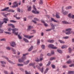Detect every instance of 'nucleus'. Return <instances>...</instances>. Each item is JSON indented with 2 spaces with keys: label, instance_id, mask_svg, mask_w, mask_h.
<instances>
[{
  "label": "nucleus",
  "instance_id": "nucleus-54",
  "mask_svg": "<svg viewBox=\"0 0 74 74\" xmlns=\"http://www.w3.org/2000/svg\"><path fill=\"white\" fill-rule=\"evenodd\" d=\"M41 22H42V23H43L44 24L45 23V22L44 21L42 20H41Z\"/></svg>",
  "mask_w": 74,
  "mask_h": 74
},
{
  "label": "nucleus",
  "instance_id": "nucleus-41",
  "mask_svg": "<svg viewBox=\"0 0 74 74\" xmlns=\"http://www.w3.org/2000/svg\"><path fill=\"white\" fill-rule=\"evenodd\" d=\"M6 49L8 50H11V48L10 47H6Z\"/></svg>",
  "mask_w": 74,
  "mask_h": 74
},
{
  "label": "nucleus",
  "instance_id": "nucleus-33",
  "mask_svg": "<svg viewBox=\"0 0 74 74\" xmlns=\"http://www.w3.org/2000/svg\"><path fill=\"white\" fill-rule=\"evenodd\" d=\"M34 19L35 21H38V22H40V20L38 18H34Z\"/></svg>",
  "mask_w": 74,
  "mask_h": 74
},
{
  "label": "nucleus",
  "instance_id": "nucleus-49",
  "mask_svg": "<svg viewBox=\"0 0 74 74\" xmlns=\"http://www.w3.org/2000/svg\"><path fill=\"white\" fill-rule=\"evenodd\" d=\"M51 64V62L50 61H49V63L48 64H47V66H49Z\"/></svg>",
  "mask_w": 74,
  "mask_h": 74
},
{
  "label": "nucleus",
  "instance_id": "nucleus-60",
  "mask_svg": "<svg viewBox=\"0 0 74 74\" xmlns=\"http://www.w3.org/2000/svg\"><path fill=\"white\" fill-rule=\"evenodd\" d=\"M74 66V64H71V65H69V67H72L73 66Z\"/></svg>",
  "mask_w": 74,
  "mask_h": 74
},
{
  "label": "nucleus",
  "instance_id": "nucleus-59",
  "mask_svg": "<svg viewBox=\"0 0 74 74\" xmlns=\"http://www.w3.org/2000/svg\"><path fill=\"white\" fill-rule=\"evenodd\" d=\"M51 30H52V29H47L46 30V32H48L49 31Z\"/></svg>",
  "mask_w": 74,
  "mask_h": 74
},
{
  "label": "nucleus",
  "instance_id": "nucleus-11",
  "mask_svg": "<svg viewBox=\"0 0 74 74\" xmlns=\"http://www.w3.org/2000/svg\"><path fill=\"white\" fill-rule=\"evenodd\" d=\"M29 62H30V60H27L26 62H24L23 63V64L25 65H27V64H29Z\"/></svg>",
  "mask_w": 74,
  "mask_h": 74
},
{
  "label": "nucleus",
  "instance_id": "nucleus-13",
  "mask_svg": "<svg viewBox=\"0 0 74 74\" xmlns=\"http://www.w3.org/2000/svg\"><path fill=\"white\" fill-rule=\"evenodd\" d=\"M33 27L31 26L30 25H29L28 26V29H27V30L28 31H29V30H30L31 29H33Z\"/></svg>",
  "mask_w": 74,
  "mask_h": 74
},
{
  "label": "nucleus",
  "instance_id": "nucleus-46",
  "mask_svg": "<svg viewBox=\"0 0 74 74\" xmlns=\"http://www.w3.org/2000/svg\"><path fill=\"white\" fill-rule=\"evenodd\" d=\"M54 51H52L51 52V55H54Z\"/></svg>",
  "mask_w": 74,
  "mask_h": 74
},
{
  "label": "nucleus",
  "instance_id": "nucleus-40",
  "mask_svg": "<svg viewBox=\"0 0 74 74\" xmlns=\"http://www.w3.org/2000/svg\"><path fill=\"white\" fill-rule=\"evenodd\" d=\"M5 33H6V34H11V33L10 32H5Z\"/></svg>",
  "mask_w": 74,
  "mask_h": 74
},
{
  "label": "nucleus",
  "instance_id": "nucleus-15",
  "mask_svg": "<svg viewBox=\"0 0 74 74\" xmlns=\"http://www.w3.org/2000/svg\"><path fill=\"white\" fill-rule=\"evenodd\" d=\"M8 11L10 12H15V10L12 9H9L8 10Z\"/></svg>",
  "mask_w": 74,
  "mask_h": 74
},
{
  "label": "nucleus",
  "instance_id": "nucleus-31",
  "mask_svg": "<svg viewBox=\"0 0 74 74\" xmlns=\"http://www.w3.org/2000/svg\"><path fill=\"white\" fill-rule=\"evenodd\" d=\"M57 51L58 52L60 53H62V51L60 49H58Z\"/></svg>",
  "mask_w": 74,
  "mask_h": 74
},
{
  "label": "nucleus",
  "instance_id": "nucleus-12",
  "mask_svg": "<svg viewBox=\"0 0 74 74\" xmlns=\"http://www.w3.org/2000/svg\"><path fill=\"white\" fill-rule=\"evenodd\" d=\"M59 13H57L56 14V16L57 18H60V16L59 15Z\"/></svg>",
  "mask_w": 74,
  "mask_h": 74
},
{
  "label": "nucleus",
  "instance_id": "nucleus-58",
  "mask_svg": "<svg viewBox=\"0 0 74 74\" xmlns=\"http://www.w3.org/2000/svg\"><path fill=\"white\" fill-rule=\"evenodd\" d=\"M9 14H5L4 16L5 17H6V18H7V16H8V15Z\"/></svg>",
  "mask_w": 74,
  "mask_h": 74
},
{
  "label": "nucleus",
  "instance_id": "nucleus-16",
  "mask_svg": "<svg viewBox=\"0 0 74 74\" xmlns=\"http://www.w3.org/2000/svg\"><path fill=\"white\" fill-rule=\"evenodd\" d=\"M29 66H32L34 69H36V66H34V65L33 64L31 63L29 64Z\"/></svg>",
  "mask_w": 74,
  "mask_h": 74
},
{
  "label": "nucleus",
  "instance_id": "nucleus-10",
  "mask_svg": "<svg viewBox=\"0 0 74 74\" xmlns=\"http://www.w3.org/2000/svg\"><path fill=\"white\" fill-rule=\"evenodd\" d=\"M51 26V27L52 29H53V30H54L55 28V26H54V25L53 24V23H50Z\"/></svg>",
  "mask_w": 74,
  "mask_h": 74
},
{
  "label": "nucleus",
  "instance_id": "nucleus-24",
  "mask_svg": "<svg viewBox=\"0 0 74 74\" xmlns=\"http://www.w3.org/2000/svg\"><path fill=\"white\" fill-rule=\"evenodd\" d=\"M72 62V61H71V60H69L68 61L66 62L68 64H70Z\"/></svg>",
  "mask_w": 74,
  "mask_h": 74
},
{
  "label": "nucleus",
  "instance_id": "nucleus-47",
  "mask_svg": "<svg viewBox=\"0 0 74 74\" xmlns=\"http://www.w3.org/2000/svg\"><path fill=\"white\" fill-rule=\"evenodd\" d=\"M47 56H51L52 55L51 53H48L47 54Z\"/></svg>",
  "mask_w": 74,
  "mask_h": 74
},
{
  "label": "nucleus",
  "instance_id": "nucleus-3",
  "mask_svg": "<svg viewBox=\"0 0 74 74\" xmlns=\"http://www.w3.org/2000/svg\"><path fill=\"white\" fill-rule=\"evenodd\" d=\"M26 59V57L23 56L21 59H18V60L19 63H22Z\"/></svg>",
  "mask_w": 74,
  "mask_h": 74
},
{
  "label": "nucleus",
  "instance_id": "nucleus-19",
  "mask_svg": "<svg viewBox=\"0 0 74 74\" xmlns=\"http://www.w3.org/2000/svg\"><path fill=\"white\" fill-rule=\"evenodd\" d=\"M58 41L61 44H64L65 43L62 40H59Z\"/></svg>",
  "mask_w": 74,
  "mask_h": 74
},
{
  "label": "nucleus",
  "instance_id": "nucleus-4",
  "mask_svg": "<svg viewBox=\"0 0 74 74\" xmlns=\"http://www.w3.org/2000/svg\"><path fill=\"white\" fill-rule=\"evenodd\" d=\"M12 32L13 34H15L16 36L18 35V32H16V31H18V29L17 28H14L13 29H12Z\"/></svg>",
  "mask_w": 74,
  "mask_h": 74
},
{
  "label": "nucleus",
  "instance_id": "nucleus-55",
  "mask_svg": "<svg viewBox=\"0 0 74 74\" xmlns=\"http://www.w3.org/2000/svg\"><path fill=\"white\" fill-rule=\"evenodd\" d=\"M4 73L5 74H8V72H7V71H4Z\"/></svg>",
  "mask_w": 74,
  "mask_h": 74
},
{
  "label": "nucleus",
  "instance_id": "nucleus-27",
  "mask_svg": "<svg viewBox=\"0 0 74 74\" xmlns=\"http://www.w3.org/2000/svg\"><path fill=\"white\" fill-rule=\"evenodd\" d=\"M69 53H71V52H72V49L71 48H69Z\"/></svg>",
  "mask_w": 74,
  "mask_h": 74
},
{
  "label": "nucleus",
  "instance_id": "nucleus-53",
  "mask_svg": "<svg viewBox=\"0 0 74 74\" xmlns=\"http://www.w3.org/2000/svg\"><path fill=\"white\" fill-rule=\"evenodd\" d=\"M44 25L45 26L47 27L48 26V24L46 23H45L44 24Z\"/></svg>",
  "mask_w": 74,
  "mask_h": 74
},
{
  "label": "nucleus",
  "instance_id": "nucleus-45",
  "mask_svg": "<svg viewBox=\"0 0 74 74\" xmlns=\"http://www.w3.org/2000/svg\"><path fill=\"white\" fill-rule=\"evenodd\" d=\"M68 13V12H65L63 13V14H64V15H67Z\"/></svg>",
  "mask_w": 74,
  "mask_h": 74
},
{
  "label": "nucleus",
  "instance_id": "nucleus-48",
  "mask_svg": "<svg viewBox=\"0 0 74 74\" xmlns=\"http://www.w3.org/2000/svg\"><path fill=\"white\" fill-rule=\"evenodd\" d=\"M0 40L1 41H5V38H3V39H1Z\"/></svg>",
  "mask_w": 74,
  "mask_h": 74
},
{
  "label": "nucleus",
  "instance_id": "nucleus-18",
  "mask_svg": "<svg viewBox=\"0 0 74 74\" xmlns=\"http://www.w3.org/2000/svg\"><path fill=\"white\" fill-rule=\"evenodd\" d=\"M8 9H9V7H8L2 10L1 11H6L7 10H8Z\"/></svg>",
  "mask_w": 74,
  "mask_h": 74
},
{
  "label": "nucleus",
  "instance_id": "nucleus-25",
  "mask_svg": "<svg viewBox=\"0 0 74 74\" xmlns=\"http://www.w3.org/2000/svg\"><path fill=\"white\" fill-rule=\"evenodd\" d=\"M40 40L38 39L37 40V44L38 45H40Z\"/></svg>",
  "mask_w": 74,
  "mask_h": 74
},
{
  "label": "nucleus",
  "instance_id": "nucleus-32",
  "mask_svg": "<svg viewBox=\"0 0 74 74\" xmlns=\"http://www.w3.org/2000/svg\"><path fill=\"white\" fill-rule=\"evenodd\" d=\"M10 22H12V23H16V21L13 20H11L10 21Z\"/></svg>",
  "mask_w": 74,
  "mask_h": 74
},
{
  "label": "nucleus",
  "instance_id": "nucleus-29",
  "mask_svg": "<svg viewBox=\"0 0 74 74\" xmlns=\"http://www.w3.org/2000/svg\"><path fill=\"white\" fill-rule=\"evenodd\" d=\"M28 11H31V10H32V7L31 6H30L27 9Z\"/></svg>",
  "mask_w": 74,
  "mask_h": 74
},
{
  "label": "nucleus",
  "instance_id": "nucleus-61",
  "mask_svg": "<svg viewBox=\"0 0 74 74\" xmlns=\"http://www.w3.org/2000/svg\"><path fill=\"white\" fill-rule=\"evenodd\" d=\"M57 48H58V47H54V46H53L52 49H57Z\"/></svg>",
  "mask_w": 74,
  "mask_h": 74
},
{
  "label": "nucleus",
  "instance_id": "nucleus-44",
  "mask_svg": "<svg viewBox=\"0 0 74 74\" xmlns=\"http://www.w3.org/2000/svg\"><path fill=\"white\" fill-rule=\"evenodd\" d=\"M68 16L69 18H72V16L71 15V14L69 13L68 15Z\"/></svg>",
  "mask_w": 74,
  "mask_h": 74
},
{
  "label": "nucleus",
  "instance_id": "nucleus-42",
  "mask_svg": "<svg viewBox=\"0 0 74 74\" xmlns=\"http://www.w3.org/2000/svg\"><path fill=\"white\" fill-rule=\"evenodd\" d=\"M29 54V53H26L25 54H24L23 55V56H24V57H25V56H26V55H27Z\"/></svg>",
  "mask_w": 74,
  "mask_h": 74
},
{
  "label": "nucleus",
  "instance_id": "nucleus-43",
  "mask_svg": "<svg viewBox=\"0 0 74 74\" xmlns=\"http://www.w3.org/2000/svg\"><path fill=\"white\" fill-rule=\"evenodd\" d=\"M69 38V36H66L63 37V38L64 39H67Z\"/></svg>",
  "mask_w": 74,
  "mask_h": 74
},
{
  "label": "nucleus",
  "instance_id": "nucleus-5",
  "mask_svg": "<svg viewBox=\"0 0 74 74\" xmlns=\"http://www.w3.org/2000/svg\"><path fill=\"white\" fill-rule=\"evenodd\" d=\"M33 8L34 10L35 11L33 10L32 11V12L34 14H39V12L37 11V9L36 8H35V5H33Z\"/></svg>",
  "mask_w": 74,
  "mask_h": 74
},
{
  "label": "nucleus",
  "instance_id": "nucleus-34",
  "mask_svg": "<svg viewBox=\"0 0 74 74\" xmlns=\"http://www.w3.org/2000/svg\"><path fill=\"white\" fill-rule=\"evenodd\" d=\"M51 67L53 69H56V67L55 66V65H53V64L51 65Z\"/></svg>",
  "mask_w": 74,
  "mask_h": 74
},
{
  "label": "nucleus",
  "instance_id": "nucleus-22",
  "mask_svg": "<svg viewBox=\"0 0 74 74\" xmlns=\"http://www.w3.org/2000/svg\"><path fill=\"white\" fill-rule=\"evenodd\" d=\"M48 41L49 42H50L51 43H53V42H54V40H48Z\"/></svg>",
  "mask_w": 74,
  "mask_h": 74
},
{
  "label": "nucleus",
  "instance_id": "nucleus-2",
  "mask_svg": "<svg viewBox=\"0 0 74 74\" xmlns=\"http://www.w3.org/2000/svg\"><path fill=\"white\" fill-rule=\"evenodd\" d=\"M3 22L2 23L0 21V27H1L2 26V25L4 23V22L5 23H7V21H8V18H4L3 19Z\"/></svg>",
  "mask_w": 74,
  "mask_h": 74
},
{
  "label": "nucleus",
  "instance_id": "nucleus-35",
  "mask_svg": "<svg viewBox=\"0 0 74 74\" xmlns=\"http://www.w3.org/2000/svg\"><path fill=\"white\" fill-rule=\"evenodd\" d=\"M42 48L43 49H44L45 48V45H42L41 46Z\"/></svg>",
  "mask_w": 74,
  "mask_h": 74
},
{
  "label": "nucleus",
  "instance_id": "nucleus-51",
  "mask_svg": "<svg viewBox=\"0 0 74 74\" xmlns=\"http://www.w3.org/2000/svg\"><path fill=\"white\" fill-rule=\"evenodd\" d=\"M71 73V74H74V71H69Z\"/></svg>",
  "mask_w": 74,
  "mask_h": 74
},
{
  "label": "nucleus",
  "instance_id": "nucleus-28",
  "mask_svg": "<svg viewBox=\"0 0 74 74\" xmlns=\"http://www.w3.org/2000/svg\"><path fill=\"white\" fill-rule=\"evenodd\" d=\"M67 47V46L66 45H64L62 46L61 47V48L62 49H63V48H66Z\"/></svg>",
  "mask_w": 74,
  "mask_h": 74
},
{
  "label": "nucleus",
  "instance_id": "nucleus-56",
  "mask_svg": "<svg viewBox=\"0 0 74 74\" xmlns=\"http://www.w3.org/2000/svg\"><path fill=\"white\" fill-rule=\"evenodd\" d=\"M12 51H13V52H16V51H15V49H14V48H12Z\"/></svg>",
  "mask_w": 74,
  "mask_h": 74
},
{
  "label": "nucleus",
  "instance_id": "nucleus-38",
  "mask_svg": "<svg viewBox=\"0 0 74 74\" xmlns=\"http://www.w3.org/2000/svg\"><path fill=\"white\" fill-rule=\"evenodd\" d=\"M18 37L19 39H20V40H21V39H22V37H21L19 35H18Z\"/></svg>",
  "mask_w": 74,
  "mask_h": 74
},
{
  "label": "nucleus",
  "instance_id": "nucleus-36",
  "mask_svg": "<svg viewBox=\"0 0 74 74\" xmlns=\"http://www.w3.org/2000/svg\"><path fill=\"white\" fill-rule=\"evenodd\" d=\"M39 4H43V1H42V0H40L39 3Z\"/></svg>",
  "mask_w": 74,
  "mask_h": 74
},
{
  "label": "nucleus",
  "instance_id": "nucleus-63",
  "mask_svg": "<svg viewBox=\"0 0 74 74\" xmlns=\"http://www.w3.org/2000/svg\"><path fill=\"white\" fill-rule=\"evenodd\" d=\"M11 30H12V29H11V28H9L8 29V31H9V32H11Z\"/></svg>",
  "mask_w": 74,
  "mask_h": 74
},
{
  "label": "nucleus",
  "instance_id": "nucleus-64",
  "mask_svg": "<svg viewBox=\"0 0 74 74\" xmlns=\"http://www.w3.org/2000/svg\"><path fill=\"white\" fill-rule=\"evenodd\" d=\"M16 18L17 19H18V20H19V19H20V17H16Z\"/></svg>",
  "mask_w": 74,
  "mask_h": 74
},
{
  "label": "nucleus",
  "instance_id": "nucleus-17",
  "mask_svg": "<svg viewBox=\"0 0 74 74\" xmlns=\"http://www.w3.org/2000/svg\"><path fill=\"white\" fill-rule=\"evenodd\" d=\"M33 46H32L28 50V51L30 52L33 49Z\"/></svg>",
  "mask_w": 74,
  "mask_h": 74
},
{
  "label": "nucleus",
  "instance_id": "nucleus-62",
  "mask_svg": "<svg viewBox=\"0 0 74 74\" xmlns=\"http://www.w3.org/2000/svg\"><path fill=\"white\" fill-rule=\"evenodd\" d=\"M0 32H1V33H3V29H0Z\"/></svg>",
  "mask_w": 74,
  "mask_h": 74
},
{
  "label": "nucleus",
  "instance_id": "nucleus-9",
  "mask_svg": "<svg viewBox=\"0 0 74 74\" xmlns=\"http://www.w3.org/2000/svg\"><path fill=\"white\" fill-rule=\"evenodd\" d=\"M10 45L12 47H14L16 45V43L14 42H12L10 43Z\"/></svg>",
  "mask_w": 74,
  "mask_h": 74
},
{
  "label": "nucleus",
  "instance_id": "nucleus-7",
  "mask_svg": "<svg viewBox=\"0 0 74 74\" xmlns=\"http://www.w3.org/2000/svg\"><path fill=\"white\" fill-rule=\"evenodd\" d=\"M1 57L2 58H5V59H7V60H8V62H9V63H12V62L11 61L8 60V57H5V56H2Z\"/></svg>",
  "mask_w": 74,
  "mask_h": 74
},
{
  "label": "nucleus",
  "instance_id": "nucleus-6",
  "mask_svg": "<svg viewBox=\"0 0 74 74\" xmlns=\"http://www.w3.org/2000/svg\"><path fill=\"white\" fill-rule=\"evenodd\" d=\"M36 67L37 68V69H38L39 70V71H41L42 73H43V72L44 71V68L43 67H42L41 69H40V67L38 65H36Z\"/></svg>",
  "mask_w": 74,
  "mask_h": 74
},
{
  "label": "nucleus",
  "instance_id": "nucleus-30",
  "mask_svg": "<svg viewBox=\"0 0 74 74\" xmlns=\"http://www.w3.org/2000/svg\"><path fill=\"white\" fill-rule=\"evenodd\" d=\"M17 66H18L21 67V66H23V64H18Z\"/></svg>",
  "mask_w": 74,
  "mask_h": 74
},
{
  "label": "nucleus",
  "instance_id": "nucleus-50",
  "mask_svg": "<svg viewBox=\"0 0 74 74\" xmlns=\"http://www.w3.org/2000/svg\"><path fill=\"white\" fill-rule=\"evenodd\" d=\"M17 9V11L19 12H21V9L19 8H18Z\"/></svg>",
  "mask_w": 74,
  "mask_h": 74
},
{
  "label": "nucleus",
  "instance_id": "nucleus-39",
  "mask_svg": "<svg viewBox=\"0 0 74 74\" xmlns=\"http://www.w3.org/2000/svg\"><path fill=\"white\" fill-rule=\"evenodd\" d=\"M54 59H55V57H52L50 59V60H54Z\"/></svg>",
  "mask_w": 74,
  "mask_h": 74
},
{
  "label": "nucleus",
  "instance_id": "nucleus-26",
  "mask_svg": "<svg viewBox=\"0 0 74 74\" xmlns=\"http://www.w3.org/2000/svg\"><path fill=\"white\" fill-rule=\"evenodd\" d=\"M23 40L25 42H29V40L25 38H23Z\"/></svg>",
  "mask_w": 74,
  "mask_h": 74
},
{
  "label": "nucleus",
  "instance_id": "nucleus-52",
  "mask_svg": "<svg viewBox=\"0 0 74 74\" xmlns=\"http://www.w3.org/2000/svg\"><path fill=\"white\" fill-rule=\"evenodd\" d=\"M36 62H40V60L38 59V58H37L35 60Z\"/></svg>",
  "mask_w": 74,
  "mask_h": 74
},
{
  "label": "nucleus",
  "instance_id": "nucleus-57",
  "mask_svg": "<svg viewBox=\"0 0 74 74\" xmlns=\"http://www.w3.org/2000/svg\"><path fill=\"white\" fill-rule=\"evenodd\" d=\"M25 72L26 74H31V73H28L27 71H25Z\"/></svg>",
  "mask_w": 74,
  "mask_h": 74
},
{
  "label": "nucleus",
  "instance_id": "nucleus-20",
  "mask_svg": "<svg viewBox=\"0 0 74 74\" xmlns=\"http://www.w3.org/2000/svg\"><path fill=\"white\" fill-rule=\"evenodd\" d=\"M72 8V6H69L68 7H67L66 8V10H69V9H71Z\"/></svg>",
  "mask_w": 74,
  "mask_h": 74
},
{
  "label": "nucleus",
  "instance_id": "nucleus-37",
  "mask_svg": "<svg viewBox=\"0 0 74 74\" xmlns=\"http://www.w3.org/2000/svg\"><path fill=\"white\" fill-rule=\"evenodd\" d=\"M1 63L2 64H6V63L5 62L3 61H1Z\"/></svg>",
  "mask_w": 74,
  "mask_h": 74
},
{
  "label": "nucleus",
  "instance_id": "nucleus-1",
  "mask_svg": "<svg viewBox=\"0 0 74 74\" xmlns=\"http://www.w3.org/2000/svg\"><path fill=\"white\" fill-rule=\"evenodd\" d=\"M71 28H68L66 29V32H68L66 33V34L67 35H69V34H71L72 33H73V34H74V32H72V31H71Z\"/></svg>",
  "mask_w": 74,
  "mask_h": 74
},
{
  "label": "nucleus",
  "instance_id": "nucleus-8",
  "mask_svg": "<svg viewBox=\"0 0 74 74\" xmlns=\"http://www.w3.org/2000/svg\"><path fill=\"white\" fill-rule=\"evenodd\" d=\"M24 36L25 38H28V39H30L31 38H33V37H34V36H29V35H24Z\"/></svg>",
  "mask_w": 74,
  "mask_h": 74
},
{
  "label": "nucleus",
  "instance_id": "nucleus-23",
  "mask_svg": "<svg viewBox=\"0 0 74 74\" xmlns=\"http://www.w3.org/2000/svg\"><path fill=\"white\" fill-rule=\"evenodd\" d=\"M62 22L63 24H69V22L64 21H62Z\"/></svg>",
  "mask_w": 74,
  "mask_h": 74
},
{
  "label": "nucleus",
  "instance_id": "nucleus-14",
  "mask_svg": "<svg viewBox=\"0 0 74 74\" xmlns=\"http://www.w3.org/2000/svg\"><path fill=\"white\" fill-rule=\"evenodd\" d=\"M53 47H54V45L52 44H49L48 46V48H53Z\"/></svg>",
  "mask_w": 74,
  "mask_h": 74
},
{
  "label": "nucleus",
  "instance_id": "nucleus-21",
  "mask_svg": "<svg viewBox=\"0 0 74 74\" xmlns=\"http://www.w3.org/2000/svg\"><path fill=\"white\" fill-rule=\"evenodd\" d=\"M51 19L52 21H53V22H58V21L55 20L53 18H51Z\"/></svg>",
  "mask_w": 74,
  "mask_h": 74
}]
</instances>
